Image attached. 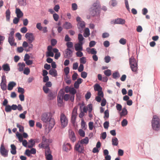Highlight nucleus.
Returning a JSON list of instances; mask_svg holds the SVG:
<instances>
[{
	"label": "nucleus",
	"mask_w": 160,
	"mask_h": 160,
	"mask_svg": "<svg viewBox=\"0 0 160 160\" xmlns=\"http://www.w3.org/2000/svg\"><path fill=\"white\" fill-rule=\"evenodd\" d=\"M41 120L45 123L48 124V128L51 129L55 124L54 119L49 117V114L48 113H43L41 116Z\"/></svg>",
	"instance_id": "f257e3e1"
},
{
	"label": "nucleus",
	"mask_w": 160,
	"mask_h": 160,
	"mask_svg": "<svg viewBox=\"0 0 160 160\" xmlns=\"http://www.w3.org/2000/svg\"><path fill=\"white\" fill-rule=\"evenodd\" d=\"M152 126L153 130L155 131L159 130L160 127V119L156 115L153 116L152 122Z\"/></svg>",
	"instance_id": "f03ea898"
},
{
	"label": "nucleus",
	"mask_w": 160,
	"mask_h": 160,
	"mask_svg": "<svg viewBox=\"0 0 160 160\" xmlns=\"http://www.w3.org/2000/svg\"><path fill=\"white\" fill-rule=\"evenodd\" d=\"M129 62L130 68L133 72H136L138 69L137 61L133 57H131L129 59Z\"/></svg>",
	"instance_id": "7ed1b4c3"
},
{
	"label": "nucleus",
	"mask_w": 160,
	"mask_h": 160,
	"mask_svg": "<svg viewBox=\"0 0 160 160\" xmlns=\"http://www.w3.org/2000/svg\"><path fill=\"white\" fill-rule=\"evenodd\" d=\"M60 121L62 128H65L68 125V120L65 115L61 113L60 116Z\"/></svg>",
	"instance_id": "20e7f679"
},
{
	"label": "nucleus",
	"mask_w": 160,
	"mask_h": 160,
	"mask_svg": "<svg viewBox=\"0 0 160 160\" xmlns=\"http://www.w3.org/2000/svg\"><path fill=\"white\" fill-rule=\"evenodd\" d=\"M6 80L5 75H3L2 77L1 82L0 83L1 88L3 91H5L7 89Z\"/></svg>",
	"instance_id": "39448f33"
},
{
	"label": "nucleus",
	"mask_w": 160,
	"mask_h": 160,
	"mask_svg": "<svg viewBox=\"0 0 160 160\" xmlns=\"http://www.w3.org/2000/svg\"><path fill=\"white\" fill-rule=\"evenodd\" d=\"M0 150L1 154L2 156L4 157H8V151L5 149L3 143L1 145Z\"/></svg>",
	"instance_id": "423d86ee"
},
{
	"label": "nucleus",
	"mask_w": 160,
	"mask_h": 160,
	"mask_svg": "<svg viewBox=\"0 0 160 160\" xmlns=\"http://www.w3.org/2000/svg\"><path fill=\"white\" fill-rule=\"evenodd\" d=\"M25 37L29 43H32L34 39V37L32 33H27L25 35Z\"/></svg>",
	"instance_id": "0eeeda50"
},
{
	"label": "nucleus",
	"mask_w": 160,
	"mask_h": 160,
	"mask_svg": "<svg viewBox=\"0 0 160 160\" xmlns=\"http://www.w3.org/2000/svg\"><path fill=\"white\" fill-rule=\"evenodd\" d=\"M64 57L66 58H69L72 57L73 52L70 48H67L65 51Z\"/></svg>",
	"instance_id": "6e6552de"
},
{
	"label": "nucleus",
	"mask_w": 160,
	"mask_h": 160,
	"mask_svg": "<svg viewBox=\"0 0 160 160\" xmlns=\"http://www.w3.org/2000/svg\"><path fill=\"white\" fill-rule=\"evenodd\" d=\"M69 138L72 142H74L76 140V138L74 132L71 130L69 131Z\"/></svg>",
	"instance_id": "1a4fd4ad"
},
{
	"label": "nucleus",
	"mask_w": 160,
	"mask_h": 160,
	"mask_svg": "<svg viewBox=\"0 0 160 160\" xmlns=\"http://www.w3.org/2000/svg\"><path fill=\"white\" fill-rule=\"evenodd\" d=\"M42 142L45 146V148H48L50 143L49 140L47 139L44 136H43L42 137Z\"/></svg>",
	"instance_id": "9d476101"
},
{
	"label": "nucleus",
	"mask_w": 160,
	"mask_h": 160,
	"mask_svg": "<svg viewBox=\"0 0 160 160\" xmlns=\"http://www.w3.org/2000/svg\"><path fill=\"white\" fill-rule=\"evenodd\" d=\"M101 8H91L92 15L93 16H98L100 13Z\"/></svg>",
	"instance_id": "9b49d317"
},
{
	"label": "nucleus",
	"mask_w": 160,
	"mask_h": 160,
	"mask_svg": "<svg viewBox=\"0 0 160 160\" xmlns=\"http://www.w3.org/2000/svg\"><path fill=\"white\" fill-rule=\"evenodd\" d=\"M2 70L7 73H8L10 70V68L9 65L7 63L4 64L2 66Z\"/></svg>",
	"instance_id": "f8f14e48"
},
{
	"label": "nucleus",
	"mask_w": 160,
	"mask_h": 160,
	"mask_svg": "<svg viewBox=\"0 0 160 160\" xmlns=\"http://www.w3.org/2000/svg\"><path fill=\"white\" fill-rule=\"evenodd\" d=\"M71 148V145L69 143H65L62 146L63 150L66 152H68Z\"/></svg>",
	"instance_id": "ddd939ff"
},
{
	"label": "nucleus",
	"mask_w": 160,
	"mask_h": 160,
	"mask_svg": "<svg viewBox=\"0 0 160 160\" xmlns=\"http://www.w3.org/2000/svg\"><path fill=\"white\" fill-rule=\"evenodd\" d=\"M83 43H78L75 44L74 46L75 49L76 51H82L83 48L82 45Z\"/></svg>",
	"instance_id": "4468645a"
},
{
	"label": "nucleus",
	"mask_w": 160,
	"mask_h": 160,
	"mask_svg": "<svg viewBox=\"0 0 160 160\" xmlns=\"http://www.w3.org/2000/svg\"><path fill=\"white\" fill-rule=\"evenodd\" d=\"M86 51L89 54L95 55L97 53L96 49L94 48H87L86 49Z\"/></svg>",
	"instance_id": "2eb2a0df"
},
{
	"label": "nucleus",
	"mask_w": 160,
	"mask_h": 160,
	"mask_svg": "<svg viewBox=\"0 0 160 160\" xmlns=\"http://www.w3.org/2000/svg\"><path fill=\"white\" fill-rule=\"evenodd\" d=\"M16 85V83L15 82L13 81L10 82L8 84V90L11 91L12 90L13 87H14Z\"/></svg>",
	"instance_id": "dca6fc26"
},
{
	"label": "nucleus",
	"mask_w": 160,
	"mask_h": 160,
	"mask_svg": "<svg viewBox=\"0 0 160 160\" xmlns=\"http://www.w3.org/2000/svg\"><path fill=\"white\" fill-rule=\"evenodd\" d=\"M14 37H8V42L11 46H16L17 43L14 42Z\"/></svg>",
	"instance_id": "f3484780"
},
{
	"label": "nucleus",
	"mask_w": 160,
	"mask_h": 160,
	"mask_svg": "<svg viewBox=\"0 0 160 160\" xmlns=\"http://www.w3.org/2000/svg\"><path fill=\"white\" fill-rule=\"evenodd\" d=\"M63 27L64 28L67 29H71L72 27L71 23L67 22H66L64 23L63 25Z\"/></svg>",
	"instance_id": "a211bd4d"
},
{
	"label": "nucleus",
	"mask_w": 160,
	"mask_h": 160,
	"mask_svg": "<svg viewBox=\"0 0 160 160\" xmlns=\"http://www.w3.org/2000/svg\"><path fill=\"white\" fill-rule=\"evenodd\" d=\"M56 96V94L54 92H52L51 91H49V94L48 96V98L50 100H52Z\"/></svg>",
	"instance_id": "6ab92c4d"
},
{
	"label": "nucleus",
	"mask_w": 160,
	"mask_h": 160,
	"mask_svg": "<svg viewBox=\"0 0 160 160\" xmlns=\"http://www.w3.org/2000/svg\"><path fill=\"white\" fill-rule=\"evenodd\" d=\"M16 13L17 17L18 18H21L23 16V13L19 8H16Z\"/></svg>",
	"instance_id": "aec40b11"
},
{
	"label": "nucleus",
	"mask_w": 160,
	"mask_h": 160,
	"mask_svg": "<svg viewBox=\"0 0 160 160\" xmlns=\"http://www.w3.org/2000/svg\"><path fill=\"white\" fill-rule=\"evenodd\" d=\"M49 73L53 77H55L57 76V70L54 69H51L49 71Z\"/></svg>",
	"instance_id": "412c9836"
},
{
	"label": "nucleus",
	"mask_w": 160,
	"mask_h": 160,
	"mask_svg": "<svg viewBox=\"0 0 160 160\" xmlns=\"http://www.w3.org/2000/svg\"><path fill=\"white\" fill-rule=\"evenodd\" d=\"M19 67L18 70L19 72H22L25 66V64L24 62H19L18 64Z\"/></svg>",
	"instance_id": "4be33fe9"
},
{
	"label": "nucleus",
	"mask_w": 160,
	"mask_h": 160,
	"mask_svg": "<svg viewBox=\"0 0 160 160\" xmlns=\"http://www.w3.org/2000/svg\"><path fill=\"white\" fill-rule=\"evenodd\" d=\"M11 152L13 155H15L17 153L16 149V148L15 146L13 144H12L11 145Z\"/></svg>",
	"instance_id": "5701e85b"
},
{
	"label": "nucleus",
	"mask_w": 160,
	"mask_h": 160,
	"mask_svg": "<svg viewBox=\"0 0 160 160\" xmlns=\"http://www.w3.org/2000/svg\"><path fill=\"white\" fill-rule=\"evenodd\" d=\"M101 8L99 1L97 0L92 5L91 8Z\"/></svg>",
	"instance_id": "b1692460"
},
{
	"label": "nucleus",
	"mask_w": 160,
	"mask_h": 160,
	"mask_svg": "<svg viewBox=\"0 0 160 160\" xmlns=\"http://www.w3.org/2000/svg\"><path fill=\"white\" fill-rule=\"evenodd\" d=\"M62 98L63 96H58V105L59 106H62Z\"/></svg>",
	"instance_id": "393cba45"
},
{
	"label": "nucleus",
	"mask_w": 160,
	"mask_h": 160,
	"mask_svg": "<svg viewBox=\"0 0 160 160\" xmlns=\"http://www.w3.org/2000/svg\"><path fill=\"white\" fill-rule=\"evenodd\" d=\"M116 24H123L125 23V21L124 20L121 18H118L115 19Z\"/></svg>",
	"instance_id": "a878e982"
},
{
	"label": "nucleus",
	"mask_w": 160,
	"mask_h": 160,
	"mask_svg": "<svg viewBox=\"0 0 160 160\" xmlns=\"http://www.w3.org/2000/svg\"><path fill=\"white\" fill-rule=\"evenodd\" d=\"M85 26V23L84 22L82 21L78 22L77 27L78 28H84Z\"/></svg>",
	"instance_id": "bb28decb"
},
{
	"label": "nucleus",
	"mask_w": 160,
	"mask_h": 160,
	"mask_svg": "<svg viewBox=\"0 0 160 160\" xmlns=\"http://www.w3.org/2000/svg\"><path fill=\"white\" fill-rule=\"evenodd\" d=\"M90 35V30L88 28H86L83 33V36L85 38L88 37Z\"/></svg>",
	"instance_id": "cd10ccee"
},
{
	"label": "nucleus",
	"mask_w": 160,
	"mask_h": 160,
	"mask_svg": "<svg viewBox=\"0 0 160 160\" xmlns=\"http://www.w3.org/2000/svg\"><path fill=\"white\" fill-rule=\"evenodd\" d=\"M128 114V111L125 107H124L122 110V112L120 113L121 117L125 116Z\"/></svg>",
	"instance_id": "c85d7f7f"
},
{
	"label": "nucleus",
	"mask_w": 160,
	"mask_h": 160,
	"mask_svg": "<svg viewBox=\"0 0 160 160\" xmlns=\"http://www.w3.org/2000/svg\"><path fill=\"white\" fill-rule=\"evenodd\" d=\"M6 19L7 21H9L10 20L11 12L9 9H7L5 12Z\"/></svg>",
	"instance_id": "c756f323"
},
{
	"label": "nucleus",
	"mask_w": 160,
	"mask_h": 160,
	"mask_svg": "<svg viewBox=\"0 0 160 160\" xmlns=\"http://www.w3.org/2000/svg\"><path fill=\"white\" fill-rule=\"evenodd\" d=\"M118 144V138L116 137H114L112 139V144L114 146H117Z\"/></svg>",
	"instance_id": "7c9ffc66"
},
{
	"label": "nucleus",
	"mask_w": 160,
	"mask_h": 160,
	"mask_svg": "<svg viewBox=\"0 0 160 160\" xmlns=\"http://www.w3.org/2000/svg\"><path fill=\"white\" fill-rule=\"evenodd\" d=\"M94 89L95 91H97L98 92L102 90V88L98 84L95 85Z\"/></svg>",
	"instance_id": "2f4dec72"
},
{
	"label": "nucleus",
	"mask_w": 160,
	"mask_h": 160,
	"mask_svg": "<svg viewBox=\"0 0 160 160\" xmlns=\"http://www.w3.org/2000/svg\"><path fill=\"white\" fill-rule=\"evenodd\" d=\"M89 142V139L88 137H86L82 139L80 141V143L82 144H87Z\"/></svg>",
	"instance_id": "473e14b6"
},
{
	"label": "nucleus",
	"mask_w": 160,
	"mask_h": 160,
	"mask_svg": "<svg viewBox=\"0 0 160 160\" xmlns=\"http://www.w3.org/2000/svg\"><path fill=\"white\" fill-rule=\"evenodd\" d=\"M109 4L113 7H116L118 4V1L116 0H111Z\"/></svg>",
	"instance_id": "72a5a7b5"
},
{
	"label": "nucleus",
	"mask_w": 160,
	"mask_h": 160,
	"mask_svg": "<svg viewBox=\"0 0 160 160\" xmlns=\"http://www.w3.org/2000/svg\"><path fill=\"white\" fill-rule=\"evenodd\" d=\"M112 76L113 78L117 79L120 77V75L118 72L116 71L112 73Z\"/></svg>",
	"instance_id": "f704fd0d"
},
{
	"label": "nucleus",
	"mask_w": 160,
	"mask_h": 160,
	"mask_svg": "<svg viewBox=\"0 0 160 160\" xmlns=\"http://www.w3.org/2000/svg\"><path fill=\"white\" fill-rule=\"evenodd\" d=\"M16 135L18 138L19 141L20 142H21L23 140V137L22 134L19 133L18 132H17L16 133Z\"/></svg>",
	"instance_id": "c9c22d12"
},
{
	"label": "nucleus",
	"mask_w": 160,
	"mask_h": 160,
	"mask_svg": "<svg viewBox=\"0 0 160 160\" xmlns=\"http://www.w3.org/2000/svg\"><path fill=\"white\" fill-rule=\"evenodd\" d=\"M81 127L82 128L85 130L87 128V126L86 122H84L83 119H82L81 122Z\"/></svg>",
	"instance_id": "e433bc0d"
},
{
	"label": "nucleus",
	"mask_w": 160,
	"mask_h": 160,
	"mask_svg": "<svg viewBox=\"0 0 160 160\" xmlns=\"http://www.w3.org/2000/svg\"><path fill=\"white\" fill-rule=\"evenodd\" d=\"M78 38L79 41V43H83L82 41L84 39V38L81 34L79 33L78 34Z\"/></svg>",
	"instance_id": "4c0bfd02"
},
{
	"label": "nucleus",
	"mask_w": 160,
	"mask_h": 160,
	"mask_svg": "<svg viewBox=\"0 0 160 160\" xmlns=\"http://www.w3.org/2000/svg\"><path fill=\"white\" fill-rule=\"evenodd\" d=\"M5 110L6 112H10L12 111L11 106L9 105H8L5 107Z\"/></svg>",
	"instance_id": "58836bf2"
},
{
	"label": "nucleus",
	"mask_w": 160,
	"mask_h": 160,
	"mask_svg": "<svg viewBox=\"0 0 160 160\" xmlns=\"http://www.w3.org/2000/svg\"><path fill=\"white\" fill-rule=\"evenodd\" d=\"M104 73L105 75L108 77L110 76L111 74V71L110 69H107L104 71Z\"/></svg>",
	"instance_id": "ea45409f"
},
{
	"label": "nucleus",
	"mask_w": 160,
	"mask_h": 160,
	"mask_svg": "<svg viewBox=\"0 0 160 160\" xmlns=\"http://www.w3.org/2000/svg\"><path fill=\"white\" fill-rule=\"evenodd\" d=\"M19 4L21 6H25L26 5V0H19Z\"/></svg>",
	"instance_id": "a19ab883"
},
{
	"label": "nucleus",
	"mask_w": 160,
	"mask_h": 160,
	"mask_svg": "<svg viewBox=\"0 0 160 160\" xmlns=\"http://www.w3.org/2000/svg\"><path fill=\"white\" fill-rule=\"evenodd\" d=\"M17 127L19 128L20 132H24V127L21 125L19 123H17Z\"/></svg>",
	"instance_id": "79ce46f5"
},
{
	"label": "nucleus",
	"mask_w": 160,
	"mask_h": 160,
	"mask_svg": "<svg viewBox=\"0 0 160 160\" xmlns=\"http://www.w3.org/2000/svg\"><path fill=\"white\" fill-rule=\"evenodd\" d=\"M80 62L81 64H85L86 62V58L85 57H82L80 59Z\"/></svg>",
	"instance_id": "37998d69"
},
{
	"label": "nucleus",
	"mask_w": 160,
	"mask_h": 160,
	"mask_svg": "<svg viewBox=\"0 0 160 160\" xmlns=\"http://www.w3.org/2000/svg\"><path fill=\"white\" fill-rule=\"evenodd\" d=\"M128 122L126 119H124L121 122V124L122 127H124L126 126L128 124Z\"/></svg>",
	"instance_id": "c03bdc74"
},
{
	"label": "nucleus",
	"mask_w": 160,
	"mask_h": 160,
	"mask_svg": "<svg viewBox=\"0 0 160 160\" xmlns=\"http://www.w3.org/2000/svg\"><path fill=\"white\" fill-rule=\"evenodd\" d=\"M101 121L99 119L95 120V126L96 127H99L101 126Z\"/></svg>",
	"instance_id": "a18cd8bd"
},
{
	"label": "nucleus",
	"mask_w": 160,
	"mask_h": 160,
	"mask_svg": "<svg viewBox=\"0 0 160 160\" xmlns=\"http://www.w3.org/2000/svg\"><path fill=\"white\" fill-rule=\"evenodd\" d=\"M66 45L67 47L68 48H72L73 46V43L71 42H67L66 43Z\"/></svg>",
	"instance_id": "49530a36"
},
{
	"label": "nucleus",
	"mask_w": 160,
	"mask_h": 160,
	"mask_svg": "<svg viewBox=\"0 0 160 160\" xmlns=\"http://www.w3.org/2000/svg\"><path fill=\"white\" fill-rule=\"evenodd\" d=\"M30 69L28 68H25L23 71V73L26 75H28L30 73Z\"/></svg>",
	"instance_id": "de8ad7c7"
},
{
	"label": "nucleus",
	"mask_w": 160,
	"mask_h": 160,
	"mask_svg": "<svg viewBox=\"0 0 160 160\" xmlns=\"http://www.w3.org/2000/svg\"><path fill=\"white\" fill-rule=\"evenodd\" d=\"M78 133L81 136L84 137L85 136V132L82 129H79Z\"/></svg>",
	"instance_id": "09e8293b"
},
{
	"label": "nucleus",
	"mask_w": 160,
	"mask_h": 160,
	"mask_svg": "<svg viewBox=\"0 0 160 160\" xmlns=\"http://www.w3.org/2000/svg\"><path fill=\"white\" fill-rule=\"evenodd\" d=\"M104 118H108L109 117V112L108 109H107L105 110L104 112Z\"/></svg>",
	"instance_id": "8fccbe9b"
},
{
	"label": "nucleus",
	"mask_w": 160,
	"mask_h": 160,
	"mask_svg": "<svg viewBox=\"0 0 160 160\" xmlns=\"http://www.w3.org/2000/svg\"><path fill=\"white\" fill-rule=\"evenodd\" d=\"M45 156L47 160H52V156L51 154L45 155Z\"/></svg>",
	"instance_id": "3c124183"
},
{
	"label": "nucleus",
	"mask_w": 160,
	"mask_h": 160,
	"mask_svg": "<svg viewBox=\"0 0 160 160\" xmlns=\"http://www.w3.org/2000/svg\"><path fill=\"white\" fill-rule=\"evenodd\" d=\"M27 113V111H25L23 112V113H22L20 114L19 117L20 118L24 119L25 118V115Z\"/></svg>",
	"instance_id": "603ef678"
},
{
	"label": "nucleus",
	"mask_w": 160,
	"mask_h": 160,
	"mask_svg": "<svg viewBox=\"0 0 160 160\" xmlns=\"http://www.w3.org/2000/svg\"><path fill=\"white\" fill-rule=\"evenodd\" d=\"M82 51H77L76 52V55L77 57H81L83 56V53L81 52Z\"/></svg>",
	"instance_id": "864d4df0"
},
{
	"label": "nucleus",
	"mask_w": 160,
	"mask_h": 160,
	"mask_svg": "<svg viewBox=\"0 0 160 160\" xmlns=\"http://www.w3.org/2000/svg\"><path fill=\"white\" fill-rule=\"evenodd\" d=\"M54 56V53L52 51L47 52H46V57H53Z\"/></svg>",
	"instance_id": "5fc2aeb1"
},
{
	"label": "nucleus",
	"mask_w": 160,
	"mask_h": 160,
	"mask_svg": "<svg viewBox=\"0 0 160 160\" xmlns=\"http://www.w3.org/2000/svg\"><path fill=\"white\" fill-rule=\"evenodd\" d=\"M96 44V42L94 41H90L89 43V47L90 48L93 47Z\"/></svg>",
	"instance_id": "6e6d98bb"
},
{
	"label": "nucleus",
	"mask_w": 160,
	"mask_h": 160,
	"mask_svg": "<svg viewBox=\"0 0 160 160\" xmlns=\"http://www.w3.org/2000/svg\"><path fill=\"white\" fill-rule=\"evenodd\" d=\"M18 91L19 93H21V94H23L24 93V88L19 87L18 88Z\"/></svg>",
	"instance_id": "4d7b16f0"
},
{
	"label": "nucleus",
	"mask_w": 160,
	"mask_h": 160,
	"mask_svg": "<svg viewBox=\"0 0 160 160\" xmlns=\"http://www.w3.org/2000/svg\"><path fill=\"white\" fill-rule=\"evenodd\" d=\"M84 69V66L82 64H80L79 67V68L78 69V70L79 72H82Z\"/></svg>",
	"instance_id": "13d9d810"
},
{
	"label": "nucleus",
	"mask_w": 160,
	"mask_h": 160,
	"mask_svg": "<svg viewBox=\"0 0 160 160\" xmlns=\"http://www.w3.org/2000/svg\"><path fill=\"white\" fill-rule=\"evenodd\" d=\"M80 147V145L78 143L75 145V149L77 151H78V152H81V151H79V149Z\"/></svg>",
	"instance_id": "bf43d9fd"
},
{
	"label": "nucleus",
	"mask_w": 160,
	"mask_h": 160,
	"mask_svg": "<svg viewBox=\"0 0 160 160\" xmlns=\"http://www.w3.org/2000/svg\"><path fill=\"white\" fill-rule=\"evenodd\" d=\"M78 74L77 73L74 71V74L72 75V80L73 81L75 80L77 78Z\"/></svg>",
	"instance_id": "052dcab7"
},
{
	"label": "nucleus",
	"mask_w": 160,
	"mask_h": 160,
	"mask_svg": "<svg viewBox=\"0 0 160 160\" xmlns=\"http://www.w3.org/2000/svg\"><path fill=\"white\" fill-rule=\"evenodd\" d=\"M109 126V122L108 121H106L103 123V127L105 129H108Z\"/></svg>",
	"instance_id": "680f3d73"
},
{
	"label": "nucleus",
	"mask_w": 160,
	"mask_h": 160,
	"mask_svg": "<svg viewBox=\"0 0 160 160\" xmlns=\"http://www.w3.org/2000/svg\"><path fill=\"white\" fill-rule=\"evenodd\" d=\"M72 10L73 11H75L77 9L78 6L76 3H73L72 5Z\"/></svg>",
	"instance_id": "e2e57ef3"
},
{
	"label": "nucleus",
	"mask_w": 160,
	"mask_h": 160,
	"mask_svg": "<svg viewBox=\"0 0 160 160\" xmlns=\"http://www.w3.org/2000/svg\"><path fill=\"white\" fill-rule=\"evenodd\" d=\"M64 73L67 76L69 73V68L67 67L65 68L64 69Z\"/></svg>",
	"instance_id": "0e129e2a"
},
{
	"label": "nucleus",
	"mask_w": 160,
	"mask_h": 160,
	"mask_svg": "<svg viewBox=\"0 0 160 160\" xmlns=\"http://www.w3.org/2000/svg\"><path fill=\"white\" fill-rule=\"evenodd\" d=\"M53 17L55 21H57L58 20L59 16L56 13H54L53 15Z\"/></svg>",
	"instance_id": "69168bd1"
},
{
	"label": "nucleus",
	"mask_w": 160,
	"mask_h": 160,
	"mask_svg": "<svg viewBox=\"0 0 160 160\" xmlns=\"http://www.w3.org/2000/svg\"><path fill=\"white\" fill-rule=\"evenodd\" d=\"M88 73L85 72L83 71L81 72V77L83 78H86L87 76Z\"/></svg>",
	"instance_id": "338daca9"
},
{
	"label": "nucleus",
	"mask_w": 160,
	"mask_h": 160,
	"mask_svg": "<svg viewBox=\"0 0 160 160\" xmlns=\"http://www.w3.org/2000/svg\"><path fill=\"white\" fill-rule=\"evenodd\" d=\"M126 40L124 38H121L119 41V43L125 45L126 43Z\"/></svg>",
	"instance_id": "774afa93"
}]
</instances>
